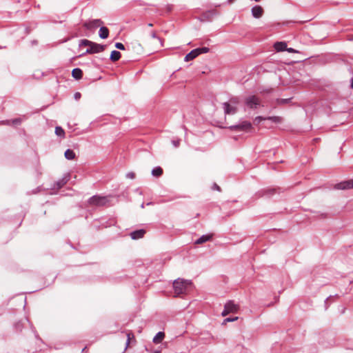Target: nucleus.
Masks as SVG:
<instances>
[{"label":"nucleus","mask_w":353,"mask_h":353,"mask_svg":"<svg viewBox=\"0 0 353 353\" xmlns=\"http://www.w3.org/2000/svg\"><path fill=\"white\" fill-rule=\"evenodd\" d=\"M267 120H270L275 123H280L283 121V118L278 116H272L267 117Z\"/></svg>","instance_id":"5701e85b"},{"label":"nucleus","mask_w":353,"mask_h":353,"mask_svg":"<svg viewBox=\"0 0 353 353\" xmlns=\"http://www.w3.org/2000/svg\"><path fill=\"white\" fill-rule=\"evenodd\" d=\"M194 50H195V51H196V53L198 54V55H200L203 53H207L210 51V49L208 47L198 48Z\"/></svg>","instance_id":"393cba45"},{"label":"nucleus","mask_w":353,"mask_h":353,"mask_svg":"<svg viewBox=\"0 0 353 353\" xmlns=\"http://www.w3.org/2000/svg\"><path fill=\"white\" fill-rule=\"evenodd\" d=\"M55 134L59 136V137H63L64 138L65 137V131L64 130L60 127V126H57L55 128Z\"/></svg>","instance_id":"b1692460"},{"label":"nucleus","mask_w":353,"mask_h":353,"mask_svg":"<svg viewBox=\"0 0 353 353\" xmlns=\"http://www.w3.org/2000/svg\"><path fill=\"white\" fill-rule=\"evenodd\" d=\"M126 176L129 179H133L135 178V174L132 172H130L126 174Z\"/></svg>","instance_id":"f704fd0d"},{"label":"nucleus","mask_w":353,"mask_h":353,"mask_svg":"<svg viewBox=\"0 0 353 353\" xmlns=\"http://www.w3.org/2000/svg\"><path fill=\"white\" fill-rule=\"evenodd\" d=\"M212 236L213 234H212L202 235L195 241V244H202L203 243L209 241L212 239Z\"/></svg>","instance_id":"ddd939ff"},{"label":"nucleus","mask_w":353,"mask_h":353,"mask_svg":"<svg viewBox=\"0 0 353 353\" xmlns=\"http://www.w3.org/2000/svg\"><path fill=\"white\" fill-rule=\"evenodd\" d=\"M264 10L261 6H255L252 8V14L254 18L259 19L263 16Z\"/></svg>","instance_id":"f8f14e48"},{"label":"nucleus","mask_w":353,"mask_h":353,"mask_svg":"<svg viewBox=\"0 0 353 353\" xmlns=\"http://www.w3.org/2000/svg\"><path fill=\"white\" fill-rule=\"evenodd\" d=\"M99 34L101 39H107L109 35V30L108 28L102 26L99 29Z\"/></svg>","instance_id":"dca6fc26"},{"label":"nucleus","mask_w":353,"mask_h":353,"mask_svg":"<svg viewBox=\"0 0 353 353\" xmlns=\"http://www.w3.org/2000/svg\"><path fill=\"white\" fill-rule=\"evenodd\" d=\"M64 155L65 157L68 160H73L76 157L74 152L70 149L66 150Z\"/></svg>","instance_id":"4be33fe9"},{"label":"nucleus","mask_w":353,"mask_h":353,"mask_svg":"<svg viewBox=\"0 0 353 353\" xmlns=\"http://www.w3.org/2000/svg\"><path fill=\"white\" fill-rule=\"evenodd\" d=\"M274 48L277 52L285 51L287 49V44L284 41H277L274 44Z\"/></svg>","instance_id":"4468645a"},{"label":"nucleus","mask_w":353,"mask_h":353,"mask_svg":"<svg viewBox=\"0 0 353 353\" xmlns=\"http://www.w3.org/2000/svg\"><path fill=\"white\" fill-rule=\"evenodd\" d=\"M11 122L13 125H20L21 123V119L20 118H17V119H12L11 121Z\"/></svg>","instance_id":"473e14b6"},{"label":"nucleus","mask_w":353,"mask_h":353,"mask_svg":"<svg viewBox=\"0 0 353 353\" xmlns=\"http://www.w3.org/2000/svg\"><path fill=\"white\" fill-rule=\"evenodd\" d=\"M2 48V47H0V49Z\"/></svg>","instance_id":"c03bdc74"},{"label":"nucleus","mask_w":353,"mask_h":353,"mask_svg":"<svg viewBox=\"0 0 353 353\" xmlns=\"http://www.w3.org/2000/svg\"><path fill=\"white\" fill-rule=\"evenodd\" d=\"M72 76L75 79H81L83 77V71L79 68H74L72 71Z\"/></svg>","instance_id":"2eb2a0df"},{"label":"nucleus","mask_w":353,"mask_h":353,"mask_svg":"<svg viewBox=\"0 0 353 353\" xmlns=\"http://www.w3.org/2000/svg\"><path fill=\"white\" fill-rule=\"evenodd\" d=\"M127 342L125 350L129 347L131 342L136 343V339L134 334L132 332H128L127 334Z\"/></svg>","instance_id":"f3484780"},{"label":"nucleus","mask_w":353,"mask_h":353,"mask_svg":"<svg viewBox=\"0 0 353 353\" xmlns=\"http://www.w3.org/2000/svg\"><path fill=\"white\" fill-rule=\"evenodd\" d=\"M264 120H267V117L258 116L255 118L254 121L256 122L257 123H259L261 121H264Z\"/></svg>","instance_id":"c756f323"},{"label":"nucleus","mask_w":353,"mask_h":353,"mask_svg":"<svg viewBox=\"0 0 353 353\" xmlns=\"http://www.w3.org/2000/svg\"><path fill=\"white\" fill-rule=\"evenodd\" d=\"M180 142H181L180 139L173 140V141H172V144H173V145H174V147H176V148H177V147H179V145H180Z\"/></svg>","instance_id":"72a5a7b5"},{"label":"nucleus","mask_w":353,"mask_h":353,"mask_svg":"<svg viewBox=\"0 0 353 353\" xmlns=\"http://www.w3.org/2000/svg\"><path fill=\"white\" fill-rule=\"evenodd\" d=\"M154 353H161V351H159V350H157V351H155Z\"/></svg>","instance_id":"79ce46f5"},{"label":"nucleus","mask_w":353,"mask_h":353,"mask_svg":"<svg viewBox=\"0 0 353 353\" xmlns=\"http://www.w3.org/2000/svg\"><path fill=\"white\" fill-rule=\"evenodd\" d=\"M245 103L250 109H256L260 105L261 101L256 96L252 95L245 98Z\"/></svg>","instance_id":"39448f33"},{"label":"nucleus","mask_w":353,"mask_h":353,"mask_svg":"<svg viewBox=\"0 0 353 353\" xmlns=\"http://www.w3.org/2000/svg\"><path fill=\"white\" fill-rule=\"evenodd\" d=\"M68 179L67 177H64L60 180H59L57 182V187L58 188H62L65 184H66V183L68 182Z\"/></svg>","instance_id":"a878e982"},{"label":"nucleus","mask_w":353,"mask_h":353,"mask_svg":"<svg viewBox=\"0 0 353 353\" xmlns=\"http://www.w3.org/2000/svg\"><path fill=\"white\" fill-rule=\"evenodd\" d=\"M108 202V199L106 196L94 195L90 197L88 203L90 206L101 207L104 206Z\"/></svg>","instance_id":"7ed1b4c3"},{"label":"nucleus","mask_w":353,"mask_h":353,"mask_svg":"<svg viewBox=\"0 0 353 353\" xmlns=\"http://www.w3.org/2000/svg\"><path fill=\"white\" fill-rule=\"evenodd\" d=\"M152 37L153 38H156V39H158L159 40H160V38H159V37H158L157 36V34H156V32H152Z\"/></svg>","instance_id":"58836bf2"},{"label":"nucleus","mask_w":353,"mask_h":353,"mask_svg":"<svg viewBox=\"0 0 353 353\" xmlns=\"http://www.w3.org/2000/svg\"><path fill=\"white\" fill-rule=\"evenodd\" d=\"M285 50L288 51V52H292V53H297L298 52L297 50H296L292 48H287V49Z\"/></svg>","instance_id":"c9c22d12"},{"label":"nucleus","mask_w":353,"mask_h":353,"mask_svg":"<svg viewBox=\"0 0 353 353\" xmlns=\"http://www.w3.org/2000/svg\"><path fill=\"white\" fill-rule=\"evenodd\" d=\"M239 309V306L232 301H228L224 307V310L221 313L223 316H225L230 313H236Z\"/></svg>","instance_id":"20e7f679"},{"label":"nucleus","mask_w":353,"mask_h":353,"mask_svg":"<svg viewBox=\"0 0 353 353\" xmlns=\"http://www.w3.org/2000/svg\"><path fill=\"white\" fill-rule=\"evenodd\" d=\"M351 88L353 89V78L351 80Z\"/></svg>","instance_id":"ea45409f"},{"label":"nucleus","mask_w":353,"mask_h":353,"mask_svg":"<svg viewBox=\"0 0 353 353\" xmlns=\"http://www.w3.org/2000/svg\"><path fill=\"white\" fill-rule=\"evenodd\" d=\"M336 190H349L353 188V179L341 181L334 185Z\"/></svg>","instance_id":"0eeeda50"},{"label":"nucleus","mask_w":353,"mask_h":353,"mask_svg":"<svg viewBox=\"0 0 353 353\" xmlns=\"http://www.w3.org/2000/svg\"><path fill=\"white\" fill-rule=\"evenodd\" d=\"M234 0H228V3H232L234 2Z\"/></svg>","instance_id":"a19ab883"},{"label":"nucleus","mask_w":353,"mask_h":353,"mask_svg":"<svg viewBox=\"0 0 353 353\" xmlns=\"http://www.w3.org/2000/svg\"><path fill=\"white\" fill-rule=\"evenodd\" d=\"M146 231L144 229L137 230L130 233V236L134 239L137 240L142 239L145 234Z\"/></svg>","instance_id":"9b49d317"},{"label":"nucleus","mask_w":353,"mask_h":353,"mask_svg":"<svg viewBox=\"0 0 353 353\" xmlns=\"http://www.w3.org/2000/svg\"><path fill=\"white\" fill-rule=\"evenodd\" d=\"M165 334L163 332H159L153 339V342L156 344L160 343L164 339Z\"/></svg>","instance_id":"412c9836"},{"label":"nucleus","mask_w":353,"mask_h":353,"mask_svg":"<svg viewBox=\"0 0 353 353\" xmlns=\"http://www.w3.org/2000/svg\"><path fill=\"white\" fill-rule=\"evenodd\" d=\"M115 47L117 49H119V50H125V46H124V45L122 43H119V42L116 43Z\"/></svg>","instance_id":"2f4dec72"},{"label":"nucleus","mask_w":353,"mask_h":353,"mask_svg":"<svg viewBox=\"0 0 353 353\" xmlns=\"http://www.w3.org/2000/svg\"><path fill=\"white\" fill-rule=\"evenodd\" d=\"M105 46L98 44L92 42L90 48L86 50L85 53L87 54H94L104 51Z\"/></svg>","instance_id":"423d86ee"},{"label":"nucleus","mask_w":353,"mask_h":353,"mask_svg":"<svg viewBox=\"0 0 353 353\" xmlns=\"http://www.w3.org/2000/svg\"><path fill=\"white\" fill-rule=\"evenodd\" d=\"M163 170L160 166H157L154 168L152 170V174L155 177L161 176L163 174Z\"/></svg>","instance_id":"aec40b11"},{"label":"nucleus","mask_w":353,"mask_h":353,"mask_svg":"<svg viewBox=\"0 0 353 353\" xmlns=\"http://www.w3.org/2000/svg\"><path fill=\"white\" fill-rule=\"evenodd\" d=\"M230 105L235 106L239 103V99L237 97H233L230 99V101L228 102Z\"/></svg>","instance_id":"cd10ccee"},{"label":"nucleus","mask_w":353,"mask_h":353,"mask_svg":"<svg viewBox=\"0 0 353 353\" xmlns=\"http://www.w3.org/2000/svg\"><path fill=\"white\" fill-rule=\"evenodd\" d=\"M198 56L199 55L196 53V51H195V50L194 49L192 51H190L188 54H186V56L185 57V61H189L193 60Z\"/></svg>","instance_id":"6ab92c4d"},{"label":"nucleus","mask_w":353,"mask_h":353,"mask_svg":"<svg viewBox=\"0 0 353 353\" xmlns=\"http://www.w3.org/2000/svg\"><path fill=\"white\" fill-rule=\"evenodd\" d=\"M223 108L225 114H234L237 112V108L230 105L228 102L223 103Z\"/></svg>","instance_id":"9d476101"},{"label":"nucleus","mask_w":353,"mask_h":353,"mask_svg":"<svg viewBox=\"0 0 353 353\" xmlns=\"http://www.w3.org/2000/svg\"><path fill=\"white\" fill-rule=\"evenodd\" d=\"M216 14V10H210V11H208L205 13H203V16L205 17H208L209 15H214Z\"/></svg>","instance_id":"7c9ffc66"},{"label":"nucleus","mask_w":353,"mask_h":353,"mask_svg":"<svg viewBox=\"0 0 353 353\" xmlns=\"http://www.w3.org/2000/svg\"><path fill=\"white\" fill-rule=\"evenodd\" d=\"M237 319H238L237 316H236L234 318H226V319H224L223 323V324H226L228 322H232V321H236Z\"/></svg>","instance_id":"c85d7f7f"},{"label":"nucleus","mask_w":353,"mask_h":353,"mask_svg":"<svg viewBox=\"0 0 353 353\" xmlns=\"http://www.w3.org/2000/svg\"><path fill=\"white\" fill-rule=\"evenodd\" d=\"M232 131L250 132L253 130L252 123L248 121H243L237 125H233L228 127Z\"/></svg>","instance_id":"f03ea898"},{"label":"nucleus","mask_w":353,"mask_h":353,"mask_svg":"<svg viewBox=\"0 0 353 353\" xmlns=\"http://www.w3.org/2000/svg\"><path fill=\"white\" fill-rule=\"evenodd\" d=\"M80 98H81V93H80V92H76V93L74 94V99H75L76 100H78V99H79Z\"/></svg>","instance_id":"4c0bfd02"},{"label":"nucleus","mask_w":353,"mask_h":353,"mask_svg":"<svg viewBox=\"0 0 353 353\" xmlns=\"http://www.w3.org/2000/svg\"><path fill=\"white\" fill-rule=\"evenodd\" d=\"M92 43V41H90L88 39H82L80 41L79 46H90Z\"/></svg>","instance_id":"bb28decb"},{"label":"nucleus","mask_w":353,"mask_h":353,"mask_svg":"<svg viewBox=\"0 0 353 353\" xmlns=\"http://www.w3.org/2000/svg\"><path fill=\"white\" fill-rule=\"evenodd\" d=\"M279 188H264L261 190H260L258 192V194L259 196H270L277 192H279Z\"/></svg>","instance_id":"1a4fd4ad"},{"label":"nucleus","mask_w":353,"mask_h":353,"mask_svg":"<svg viewBox=\"0 0 353 353\" xmlns=\"http://www.w3.org/2000/svg\"><path fill=\"white\" fill-rule=\"evenodd\" d=\"M212 189L213 190H216L219 191V192L221 191V188L216 183H214L213 185Z\"/></svg>","instance_id":"e433bc0d"},{"label":"nucleus","mask_w":353,"mask_h":353,"mask_svg":"<svg viewBox=\"0 0 353 353\" xmlns=\"http://www.w3.org/2000/svg\"><path fill=\"white\" fill-rule=\"evenodd\" d=\"M190 284L191 282L186 280L177 279L174 281L173 283V287L174 290L175 296H179L182 294L185 293L188 287L190 285Z\"/></svg>","instance_id":"f257e3e1"},{"label":"nucleus","mask_w":353,"mask_h":353,"mask_svg":"<svg viewBox=\"0 0 353 353\" xmlns=\"http://www.w3.org/2000/svg\"><path fill=\"white\" fill-rule=\"evenodd\" d=\"M102 24H103V22L101 19H94L85 23L83 26L88 30H94Z\"/></svg>","instance_id":"6e6552de"},{"label":"nucleus","mask_w":353,"mask_h":353,"mask_svg":"<svg viewBox=\"0 0 353 353\" xmlns=\"http://www.w3.org/2000/svg\"><path fill=\"white\" fill-rule=\"evenodd\" d=\"M254 1L258 2V1H260L261 0H254Z\"/></svg>","instance_id":"37998d69"},{"label":"nucleus","mask_w":353,"mask_h":353,"mask_svg":"<svg viewBox=\"0 0 353 353\" xmlns=\"http://www.w3.org/2000/svg\"><path fill=\"white\" fill-rule=\"evenodd\" d=\"M121 56V54L120 52H119L117 50H113L111 52L110 59L112 61L115 62L120 59Z\"/></svg>","instance_id":"a211bd4d"}]
</instances>
